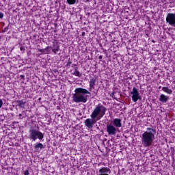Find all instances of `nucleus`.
Returning <instances> with one entry per match:
<instances>
[{
    "mask_svg": "<svg viewBox=\"0 0 175 175\" xmlns=\"http://www.w3.org/2000/svg\"><path fill=\"white\" fill-rule=\"evenodd\" d=\"M157 131L152 128H147L146 131L144 132L141 136L142 144L144 147H150L155 140Z\"/></svg>",
    "mask_w": 175,
    "mask_h": 175,
    "instance_id": "f257e3e1",
    "label": "nucleus"
},
{
    "mask_svg": "<svg viewBox=\"0 0 175 175\" xmlns=\"http://www.w3.org/2000/svg\"><path fill=\"white\" fill-rule=\"evenodd\" d=\"M75 94H72V100L75 103H87L88 100V95H91V93L86 89L79 88L75 90Z\"/></svg>",
    "mask_w": 175,
    "mask_h": 175,
    "instance_id": "f03ea898",
    "label": "nucleus"
},
{
    "mask_svg": "<svg viewBox=\"0 0 175 175\" xmlns=\"http://www.w3.org/2000/svg\"><path fill=\"white\" fill-rule=\"evenodd\" d=\"M107 111V109L105 106L99 104L94 108L91 116L97 121H99L103 118Z\"/></svg>",
    "mask_w": 175,
    "mask_h": 175,
    "instance_id": "7ed1b4c3",
    "label": "nucleus"
},
{
    "mask_svg": "<svg viewBox=\"0 0 175 175\" xmlns=\"http://www.w3.org/2000/svg\"><path fill=\"white\" fill-rule=\"evenodd\" d=\"M44 138V134L40 132L36 129H30L29 130V139L33 140V142H36V139L43 140Z\"/></svg>",
    "mask_w": 175,
    "mask_h": 175,
    "instance_id": "20e7f679",
    "label": "nucleus"
},
{
    "mask_svg": "<svg viewBox=\"0 0 175 175\" xmlns=\"http://www.w3.org/2000/svg\"><path fill=\"white\" fill-rule=\"evenodd\" d=\"M91 118H88L85 120V125L89 129H92L94 128V125L98 122L95 118H93L92 115H90Z\"/></svg>",
    "mask_w": 175,
    "mask_h": 175,
    "instance_id": "39448f33",
    "label": "nucleus"
},
{
    "mask_svg": "<svg viewBox=\"0 0 175 175\" xmlns=\"http://www.w3.org/2000/svg\"><path fill=\"white\" fill-rule=\"evenodd\" d=\"M131 98L133 102H137L138 99H141L140 98V94L139 93V90L136 88H133V90L131 92Z\"/></svg>",
    "mask_w": 175,
    "mask_h": 175,
    "instance_id": "423d86ee",
    "label": "nucleus"
},
{
    "mask_svg": "<svg viewBox=\"0 0 175 175\" xmlns=\"http://www.w3.org/2000/svg\"><path fill=\"white\" fill-rule=\"evenodd\" d=\"M118 129L115 127L113 124H107V132L108 135H114L117 133Z\"/></svg>",
    "mask_w": 175,
    "mask_h": 175,
    "instance_id": "0eeeda50",
    "label": "nucleus"
},
{
    "mask_svg": "<svg viewBox=\"0 0 175 175\" xmlns=\"http://www.w3.org/2000/svg\"><path fill=\"white\" fill-rule=\"evenodd\" d=\"M110 173L111 170L107 167H103L98 170V175H109Z\"/></svg>",
    "mask_w": 175,
    "mask_h": 175,
    "instance_id": "6e6552de",
    "label": "nucleus"
},
{
    "mask_svg": "<svg viewBox=\"0 0 175 175\" xmlns=\"http://www.w3.org/2000/svg\"><path fill=\"white\" fill-rule=\"evenodd\" d=\"M112 125H113V126L115 128H117L118 129V128H121L122 126V124L121 123V119L120 118L114 119L113 121Z\"/></svg>",
    "mask_w": 175,
    "mask_h": 175,
    "instance_id": "1a4fd4ad",
    "label": "nucleus"
},
{
    "mask_svg": "<svg viewBox=\"0 0 175 175\" xmlns=\"http://www.w3.org/2000/svg\"><path fill=\"white\" fill-rule=\"evenodd\" d=\"M159 100L162 103H166L169 100V96L165 95V94H161L160 96V98H159Z\"/></svg>",
    "mask_w": 175,
    "mask_h": 175,
    "instance_id": "9d476101",
    "label": "nucleus"
},
{
    "mask_svg": "<svg viewBox=\"0 0 175 175\" xmlns=\"http://www.w3.org/2000/svg\"><path fill=\"white\" fill-rule=\"evenodd\" d=\"M51 46H47L44 49H40L39 52L42 53L43 54H50L51 53Z\"/></svg>",
    "mask_w": 175,
    "mask_h": 175,
    "instance_id": "9b49d317",
    "label": "nucleus"
},
{
    "mask_svg": "<svg viewBox=\"0 0 175 175\" xmlns=\"http://www.w3.org/2000/svg\"><path fill=\"white\" fill-rule=\"evenodd\" d=\"M96 83V79H92L90 81V88L91 90H94L95 88V83Z\"/></svg>",
    "mask_w": 175,
    "mask_h": 175,
    "instance_id": "f8f14e48",
    "label": "nucleus"
},
{
    "mask_svg": "<svg viewBox=\"0 0 175 175\" xmlns=\"http://www.w3.org/2000/svg\"><path fill=\"white\" fill-rule=\"evenodd\" d=\"M162 90L166 94H169V95H172L173 91L171 89H169L167 87H163Z\"/></svg>",
    "mask_w": 175,
    "mask_h": 175,
    "instance_id": "ddd939ff",
    "label": "nucleus"
},
{
    "mask_svg": "<svg viewBox=\"0 0 175 175\" xmlns=\"http://www.w3.org/2000/svg\"><path fill=\"white\" fill-rule=\"evenodd\" d=\"M72 75H74V76H77V77H81V73H80V72H79L77 68H75Z\"/></svg>",
    "mask_w": 175,
    "mask_h": 175,
    "instance_id": "4468645a",
    "label": "nucleus"
},
{
    "mask_svg": "<svg viewBox=\"0 0 175 175\" xmlns=\"http://www.w3.org/2000/svg\"><path fill=\"white\" fill-rule=\"evenodd\" d=\"M35 150H39V148L42 149L43 148V144L38 143L34 146Z\"/></svg>",
    "mask_w": 175,
    "mask_h": 175,
    "instance_id": "2eb2a0df",
    "label": "nucleus"
},
{
    "mask_svg": "<svg viewBox=\"0 0 175 175\" xmlns=\"http://www.w3.org/2000/svg\"><path fill=\"white\" fill-rule=\"evenodd\" d=\"M18 103L19 107L24 108V107L25 106V103L23 102V100H18Z\"/></svg>",
    "mask_w": 175,
    "mask_h": 175,
    "instance_id": "dca6fc26",
    "label": "nucleus"
},
{
    "mask_svg": "<svg viewBox=\"0 0 175 175\" xmlns=\"http://www.w3.org/2000/svg\"><path fill=\"white\" fill-rule=\"evenodd\" d=\"M67 3H68V5H75L76 0H67Z\"/></svg>",
    "mask_w": 175,
    "mask_h": 175,
    "instance_id": "f3484780",
    "label": "nucleus"
},
{
    "mask_svg": "<svg viewBox=\"0 0 175 175\" xmlns=\"http://www.w3.org/2000/svg\"><path fill=\"white\" fill-rule=\"evenodd\" d=\"M59 50V47L57 46L55 49H52V51L54 53V54H57Z\"/></svg>",
    "mask_w": 175,
    "mask_h": 175,
    "instance_id": "a211bd4d",
    "label": "nucleus"
},
{
    "mask_svg": "<svg viewBox=\"0 0 175 175\" xmlns=\"http://www.w3.org/2000/svg\"><path fill=\"white\" fill-rule=\"evenodd\" d=\"M25 175H29V172L27 170L24 172Z\"/></svg>",
    "mask_w": 175,
    "mask_h": 175,
    "instance_id": "6ab92c4d",
    "label": "nucleus"
},
{
    "mask_svg": "<svg viewBox=\"0 0 175 175\" xmlns=\"http://www.w3.org/2000/svg\"><path fill=\"white\" fill-rule=\"evenodd\" d=\"M2 105H3V101H2V100L0 99V109L1 107H2Z\"/></svg>",
    "mask_w": 175,
    "mask_h": 175,
    "instance_id": "aec40b11",
    "label": "nucleus"
},
{
    "mask_svg": "<svg viewBox=\"0 0 175 175\" xmlns=\"http://www.w3.org/2000/svg\"><path fill=\"white\" fill-rule=\"evenodd\" d=\"M0 18H3V13L0 12Z\"/></svg>",
    "mask_w": 175,
    "mask_h": 175,
    "instance_id": "412c9836",
    "label": "nucleus"
},
{
    "mask_svg": "<svg viewBox=\"0 0 175 175\" xmlns=\"http://www.w3.org/2000/svg\"><path fill=\"white\" fill-rule=\"evenodd\" d=\"M18 117H19L20 118H21V117H23V114H22V113H20V114L18 115Z\"/></svg>",
    "mask_w": 175,
    "mask_h": 175,
    "instance_id": "4be33fe9",
    "label": "nucleus"
},
{
    "mask_svg": "<svg viewBox=\"0 0 175 175\" xmlns=\"http://www.w3.org/2000/svg\"><path fill=\"white\" fill-rule=\"evenodd\" d=\"M102 58H103V57L102 55L99 56V59H102Z\"/></svg>",
    "mask_w": 175,
    "mask_h": 175,
    "instance_id": "5701e85b",
    "label": "nucleus"
},
{
    "mask_svg": "<svg viewBox=\"0 0 175 175\" xmlns=\"http://www.w3.org/2000/svg\"><path fill=\"white\" fill-rule=\"evenodd\" d=\"M21 77L22 79H24L25 77L24 75H21Z\"/></svg>",
    "mask_w": 175,
    "mask_h": 175,
    "instance_id": "b1692460",
    "label": "nucleus"
},
{
    "mask_svg": "<svg viewBox=\"0 0 175 175\" xmlns=\"http://www.w3.org/2000/svg\"><path fill=\"white\" fill-rule=\"evenodd\" d=\"M21 50H23V49H22V48H21Z\"/></svg>",
    "mask_w": 175,
    "mask_h": 175,
    "instance_id": "393cba45",
    "label": "nucleus"
}]
</instances>
